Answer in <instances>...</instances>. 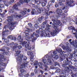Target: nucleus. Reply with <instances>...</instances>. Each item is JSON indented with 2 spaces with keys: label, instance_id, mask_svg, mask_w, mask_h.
Instances as JSON below:
<instances>
[{
  "label": "nucleus",
  "instance_id": "nucleus-1",
  "mask_svg": "<svg viewBox=\"0 0 77 77\" xmlns=\"http://www.w3.org/2000/svg\"><path fill=\"white\" fill-rule=\"evenodd\" d=\"M8 19L7 20V21L8 22V25L10 27H9V29L11 31H12L14 29L12 27L14 26L16 24L15 22H12L14 18L12 17L9 16L8 17Z\"/></svg>",
  "mask_w": 77,
  "mask_h": 77
},
{
  "label": "nucleus",
  "instance_id": "nucleus-2",
  "mask_svg": "<svg viewBox=\"0 0 77 77\" xmlns=\"http://www.w3.org/2000/svg\"><path fill=\"white\" fill-rule=\"evenodd\" d=\"M15 52H16V54H15V56H18L17 57V60L19 62V63H21L23 60L22 58H23L24 57V55L23 54H20V56L18 55L21 53V51L20 50L17 49L15 50Z\"/></svg>",
  "mask_w": 77,
  "mask_h": 77
},
{
  "label": "nucleus",
  "instance_id": "nucleus-3",
  "mask_svg": "<svg viewBox=\"0 0 77 77\" xmlns=\"http://www.w3.org/2000/svg\"><path fill=\"white\" fill-rule=\"evenodd\" d=\"M27 58L26 57H24L23 59V61L22 62V64L21 65L20 68L21 69L20 70V72L22 73H23L24 72V69L22 68H25L26 67H27V64L29 62L27 61Z\"/></svg>",
  "mask_w": 77,
  "mask_h": 77
},
{
  "label": "nucleus",
  "instance_id": "nucleus-4",
  "mask_svg": "<svg viewBox=\"0 0 77 77\" xmlns=\"http://www.w3.org/2000/svg\"><path fill=\"white\" fill-rule=\"evenodd\" d=\"M52 21L54 22L52 23L53 27L55 30H53L52 32H51V34L52 36H54V35H56L58 32H59V29H57V26L56 25V20L52 19Z\"/></svg>",
  "mask_w": 77,
  "mask_h": 77
},
{
  "label": "nucleus",
  "instance_id": "nucleus-5",
  "mask_svg": "<svg viewBox=\"0 0 77 77\" xmlns=\"http://www.w3.org/2000/svg\"><path fill=\"white\" fill-rule=\"evenodd\" d=\"M72 63L71 61H68L66 62V63H63L62 65L63 68H65L64 69V71L65 73L66 72H69V67L70 65H72Z\"/></svg>",
  "mask_w": 77,
  "mask_h": 77
},
{
  "label": "nucleus",
  "instance_id": "nucleus-6",
  "mask_svg": "<svg viewBox=\"0 0 77 77\" xmlns=\"http://www.w3.org/2000/svg\"><path fill=\"white\" fill-rule=\"evenodd\" d=\"M57 52L58 53H59L60 54H61V53H63V51H62V49L58 48L56 49V51H53V53L51 54V56L53 57V56H54L57 53Z\"/></svg>",
  "mask_w": 77,
  "mask_h": 77
},
{
  "label": "nucleus",
  "instance_id": "nucleus-7",
  "mask_svg": "<svg viewBox=\"0 0 77 77\" xmlns=\"http://www.w3.org/2000/svg\"><path fill=\"white\" fill-rule=\"evenodd\" d=\"M69 44H71V45L73 46L75 48H77V40H75V41L74 40H72V39H70L69 40Z\"/></svg>",
  "mask_w": 77,
  "mask_h": 77
},
{
  "label": "nucleus",
  "instance_id": "nucleus-8",
  "mask_svg": "<svg viewBox=\"0 0 77 77\" xmlns=\"http://www.w3.org/2000/svg\"><path fill=\"white\" fill-rule=\"evenodd\" d=\"M25 33H26L25 35V38L28 41H29V40H30V39H32V40L33 39V38L32 37V35H31V37H29V36L30 35V34H29V31H28V30H26L24 32Z\"/></svg>",
  "mask_w": 77,
  "mask_h": 77
},
{
  "label": "nucleus",
  "instance_id": "nucleus-9",
  "mask_svg": "<svg viewBox=\"0 0 77 77\" xmlns=\"http://www.w3.org/2000/svg\"><path fill=\"white\" fill-rule=\"evenodd\" d=\"M36 36V38H38L39 36V34H38L36 33V32H34L33 33V34H31V36L32 38V42H33L35 41H36V39H37V38H36L35 37H34V36Z\"/></svg>",
  "mask_w": 77,
  "mask_h": 77
},
{
  "label": "nucleus",
  "instance_id": "nucleus-10",
  "mask_svg": "<svg viewBox=\"0 0 77 77\" xmlns=\"http://www.w3.org/2000/svg\"><path fill=\"white\" fill-rule=\"evenodd\" d=\"M42 61L44 63V65L45 67L46 68L45 69V71H46V72H47V71H48V70H47L48 67V66H47V60L45 59H42Z\"/></svg>",
  "mask_w": 77,
  "mask_h": 77
},
{
  "label": "nucleus",
  "instance_id": "nucleus-11",
  "mask_svg": "<svg viewBox=\"0 0 77 77\" xmlns=\"http://www.w3.org/2000/svg\"><path fill=\"white\" fill-rule=\"evenodd\" d=\"M33 51H28L27 52V54L28 55V56L30 55L31 56V58L30 59V60L32 62H33V60H32L33 59V58L34 57V56L33 54Z\"/></svg>",
  "mask_w": 77,
  "mask_h": 77
},
{
  "label": "nucleus",
  "instance_id": "nucleus-12",
  "mask_svg": "<svg viewBox=\"0 0 77 77\" xmlns=\"http://www.w3.org/2000/svg\"><path fill=\"white\" fill-rule=\"evenodd\" d=\"M56 12L57 13V14L58 15H59L60 16V15H61V14L63 12V11L61 9H59V8H57L56 10Z\"/></svg>",
  "mask_w": 77,
  "mask_h": 77
},
{
  "label": "nucleus",
  "instance_id": "nucleus-13",
  "mask_svg": "<svg viewBox=\"0 0 77 77\" xmlns=\"http://www.w3.org/2000/svg\"><path fill=\"white\" fill-rule=\"evenodd\" d=\"M15 1L14 0H10L9 1H8L7 2H5V6H8L9 5H12L13 3H14Z\"/></svg>",
  "mask_w": 77,
  "mask_h": 77
},
{
  "label": "nucleus",
  "instance_id": "nucleus-14",
  "mask_svg": "<svg viewBox=\"0 0 77 77\" xmlns=\"http://www.w3.org/2000/svg\"><path fill=\"white\" fill-rule=\"evenodd\" d=\"M27 44L25 45V48L26 49H27L28 50H30L32 48L31 46H29L30 44V42L28 41L26 42Z\"/></svg>",
  "mask_w": 77,
  "mask_h": 77
},
{
  "label": "nucleus",
  "instance_id": "nucleus-15",
  "mask_svg": "<svg viewBox=\"0 0 77 77\" xmlns=\"http://www.w3.org/2000/svg\"><path fill=\"white\" fill-rule=\"evenodd\" d=\"M31 0H20L19 2L20 3L23 5L24 3H28L29 2H30Z\"/></svg>",
  "mask_w": 77,
  "mask_h": 77
},
{
  "label": "nucleus",
  "instance_id": "nucleus-16",
  "mask_svg": "<svg viewBox=\"0 0 77 77\" xmlns=\"http://www.w3.org/2000/svg\"><path fill=\"white\" fill-rule=\"evenodd\" d=\"M71 59H72V58L70 56V57L69 58H66V60H64L63 61V63H66V62H69L70 61V60H71Z\"/></svg>",
  "mask_w": 77,
  "mask_h": 77
},
{
  "label": "nucleus",
  "instance_id": "nucleus-17",
  "mask_svg": "<svg viewBox=\"0 0 77 77\" xmlns=\"http://www.w3.org/2000/svg\"><path fill=\"white\" fill-rule=\"evenodd\" d=\"M37 33H38L39 35H42V28H40L39 29H38L36 31Z\"/></svg>",
  "mask_w": 77,
  "mask_h": 77
},
{
  "label": "nucleus",
  "instance_id": "nucleus-18",
  "mask_svg": "<svg viewBox=\"0 0 77 77\" xmlns=\"http://www.w3.org/2000/svg\"><path fill=\"white\" fill-rule=\"evenodd\" d=\"M6 58H4V57H3V55H1L0 56V64L1 63V62L6 61Z\"/></svg>",
  "mask_w": 77,
  "mask_h": 77
},
{
  "label": "nucleus",
  "instance_id": "nucleus-19",
  "mask_svg": "<svg viewBox=\"0 0 77 77\" xmlns=\"http://www.w3.org/2000/svg\"><path fill=\"white\" fill-rule=\"evenodd\" d=\"M59 56L60 57V59L61 61H63V60L65 59V55H62V54H60Z\"/></svg>",
  "mask_w": 77,
  "mask_h": 77
},
{
  "label": "nucleus",
  "instance_id": "nucleus-20",
  "mask_svg": "<svg viewBox=\"0 0 77 77\" xmlns=\"http://www.w3.org/2000/svg\"><path fill=\"white\" fill-rule=\"evenodd\" d=\"M77 52V50H75V52H73L72 54H70V56L71 57H75L76 56V54H75Z\"/></svg>",
  "mask_w": 77,
  "mask_h": 77
},
{
  "label": "nucleus",
  "instance_id": "nucleus-21",
  "mask_svg": "<svg viewBox=\"0 0 77 77\" xmlns=\"http://www.w3.org/2000/svg\"><path fill=\"white\" fill-rule=\"evenodd\" d=\"M47 65H51V59L48 58L47 59Z\"/></svg>",
  "mask_w": 77,
  "mask_h": 77
},
{
  "label": "nucleus",
  "instance_id": "nucleus-22",
  "mask_svg": "<svg viewBox=\"0 0 77 77\" xmlns=\"http://www.w3.org/2000/svg\"><path fill=\"white\" fill-rule=\"evenodd\" d=\"M5 7V5L3 4H1L0 5V12H2L3 10L1 8H3Z\"/></svg>",
  "mask_w": 77,
  "mask_h": 77
},
{
  "label": "nucleus",
  "instance_id": "nucleus-23",
  "mask_svg": "<svg viewBox=\"0 0 77 77\" xmlns=\"http://www.w3.org/2000/svg\"><path fill=\"white\" fill-rule=\"evenodd\" d=\"M56 24H57L59 26H61L62 25V23L60 22V21L59 20H56Z\"/></svg>",
  "mask_w": 77,
  "mask_h": 77
},
{
  "label": "nucleus",
  "instance_id": "nucleus-24",
  "mask_svg": "<svg viewBox=\"0 0 77 77\" xmlns=\"http://www.w3.org/2000/svg\"><path fill=\"white\" fill-rule=\"evenodd\" d=\"M13 9H15V10H18V7L17 6V4H15L13 7Z\"/></svg>",
  "mask_w": 77,
  "mask_h": 77
},
{
  "label": "nucleus",
  "instance_id": "nucleus-25",
  "mask_svg": "<svg viewBox=\"0 0 77 77\" xmlns=\"http://www.w3.org/2000/svg\"><path fill=\"white\" fill-rule=\"evenodd\" d=\"M51 1L49 2L48 3V4L49 5H53V4H52V3H54L55 2V0H51Z\"/></svg>",
  "mask_w": 77,
  "mask_h": 77
},
{
  "label": "nucleus",
  "instance_id": "nucleus-26",
  "mask_svg": "<svg viewBox=\"0 0 77 77\" xmlns=\"http://www.w3.org/2000/svg\"><path fill=\"white\" fill-rule=\"evenodd\" d=\"M34 2L35 3H36L37 5H39L41 3V2L38 0H34Z\"/></svg>",
  "mask_w": 77,
  "mask_h": 77
},
{
  "label": "nucleus",
  "instance_id": "nucleus-27",
  "mask_svg": "<svg viewBox=\"0 0 77 77\" xmlns=\"http://www.w3.org/2000/svg\"><path fill=\"white\" fill-rule=\"evenodd\" d=\"M54 66H56L57 65H58V66H60V64L58 62H57L56 61H55L54 62Z\"/></svg>",
  "mask_w": 77,
  "mask_h": 77
},
{
  "label": "nucleus",
  "instance_id": "nucleus-28",
  "mask_svg": "<svg viewBox=\"0 0 77 77\" xmlns=\"http://www.w3.org/2000/svg\"><path fill=\"white\" fill-rule=\"evenodd\" d=\"M68 29H69V30H74L75 31V27H73L72 26H71L70 27H69L68 28Z\"/></svg>",
  "mask_w": 77,
  "mask_h": 77
},
{
  "label": "nucleus",
  "instance_id": "nucleus-29",
  "mask_svg": "<svg viewBox=\"0 0 77 77\" xmlns=\"http://www.w3.org/2000/svg\"><path fill=\"white\" fill-rule=\"evenodd\" d=\"M18 45V43H16L14 44V46L13 47V49L15 50L17 48Z\"/></svg>",
  "mask_w": 77,
  "mask_h": 77
},
{
  "label": "nucleus",
  "instance_id": "nucleus-30",
  "mask_svg": "<svg viewBox=\"0 0 77 77\" xmlns=\"http://www.w3.org/2000/svg\"><path fill=\"white\" fill-rule=\"evenodd\" d=\"M2 39L4 40V42H6V43L9 42V39L6 38L5 39V38H2Z\"/></svg>",
  "mask_w": 77,
  "mask_h": 77
},
{
  "label": "nucleus",
  "instance_id": "nucleus-31",
  "mask_svg": "<svg viewBox=\"0 0 77 77\" xmlns=\"http://www.w3.org/2000/svg\"><path fill=\"white\" fill-rule=\"evenodd\" d=\"M23 39L21 38V35H19L17 38V40L18 41H21Z\"/></svg>",
  "mask_w": 77,
  "mask_h": 77
},
{
  "label": "nucleus",
  "instance_id": "nucleus-32",
  "mask_svg": "<svg viewBox=\"0 0 77 77\" xmlns=\"http://www.w3.org/2000/svg\"><path fill=\"white\" fill-rule=\"evenodd\" d=\"M51 57H52L53 58H54V59H59V56H58V55H55V57H54V56L53 57H52V56H51Z\"/></svg>",
  "mask_w": 77,
  "mask_h": 77
},
{
  "label": "nucleus",
  "instance_id": "nucleus-33",
  "mask_svg": "<svg viewBox=\"0 0 77 77\" xmlns=\"http://www.w3.org/2000/svg\"><path fill=\"white\" fill-rule=\"evenodd\" d=\"M43 19H44V17L42 16L38 18V20L39 21H42V20H43Z\"/></svg>",
  "mask_w": 77,
  "mask_h": 77
},
{
  "label": "nucleus",
  "instance_id": "nucleus-34",
  "mask_svg": "<svg viewBox=\"0 0 77 77\" xmlns=\"http://www.w3.org/2000/svg\"><path fill=\"white\" fill-rule=\"evenodd\" d=\"M15 12V11L14 9H11L9 11V13L14 14Z\"/></svg>",
  "mask_w": 77,
  "mask_h": 77
},
{
  "label": "nucleus",
  "instance_id": "nucleus-35",
  "mask_svg": "<svg viewBox=\"0 0 77 77\" xmlns=\"http://www.w3.org/2000/svg\"><path fill=\"white\" fill-rule=\"evenodd\" d=\"M26 42L24 41L22 42V45L23 46V47H24V46H25L26 47Z\"/></svg>",
  "mask_w": 77,
  "mask_h": 77
},
{
  "label": "nucleus",
  "instance_id": "nucleus-36",
  "mask_svg": "<svg viewBox=\"0 0 77 77\" xmlns=\"http://www.w3.org/2000/svg\"><path fill=\"white\" fill-rule=\"evenodd\" d=\"M38 65L40 67V68H42V66L41 62H38Z\"/></svg>",
  "mask_w": 77,
  "mask_h": 77
},
{
  "label": "nucleus",
  "instance_id": "nucleus-37",
  "mask_svg": "<svg viewBox=\"0 0 77 77\" xmlns=\"http://www.w3.org/2000/svg\"><path fill=\"white\" fill-rule=\"evenodd\" d=\"M0 16L1 17H2V18H4L5 17V16L4 15H5V12H3L2 14L0 13Z\"/></svg>",
  "mask_w": 77,
  "mask_h": 77
},
{
  "label": "nucleus",
  "instance_id": "nucleus-38",
  "mask_svg": "<svg viewBox=\"0 0 77 77\" xmlns=\"http://www.w3.org/2000/svg\"><path fill=\"white\" fill-rule=\"evenodd\" d=\"M43 10L44 9L41 8V9L38 11V13H39V14H40V13H41V11H43Z\"/></svg>",
  "mask_w": 77,
  "mask_h": 77
},
{
  "label": "nucleus",
  "instance_id": "nucleus-39",
  "mask_svg": "<svg viewBox=\"0 0 77 77\" xmlns=\"http://www.w3.org/2000/svg\"><path fill=\"white\" fill-rule=\"evenodd\" d=\"M16 18H21L22 17V16L21 15H16Z\"/></svg>",
  "mask_w": 77,
  "mask_h": 77
},
{
  "label": "nucleus",
  "instance_id": "nucleus-40",
  "mask_svg": "<svg viewBox=\"0 0 77 77\" xmlns=\"http://www.w3.org/2000/svg\"><path fill=\"white\" fill-rule=\"evenodd\" d=\"M56 70L57 72H60V69L58 68L57 67L56 68Z\"/></svg>",
  "mask_w": 77,
  "mask_h": 77
},
{
  "label": "nucleus",
  "instance_id": "nucleus-41",
  "mask_svg": "<svg viewBox=\"0 0 77 77\" xmlns=\"http://www.w3.org/2000/svg\"><path fill=\"white\" fill-rule=\"evenodd\" d=\"M34 27L35 28V29H38L39 27V26H38V25L37 24H35L34 25Z\"/></svg>",
  "mask_w": 77,
  "mask_h": 77
},
{
  "label": "nucleus",
  "instance_id": "nucleus-42",
  "mask_svg": "<svg viewBox=\"0 0 77 77\" xmlns=\"http://www.w3.org/2000/svg\"><path fill=\"white\" fill-rule=\"evenodd\" d=\"M35 13V10L33 9L31 12V14L32 15H34Z\"/></svg>",
  "mask_w": 77,
  "mask_h": 77
},
{
  "label": "nucleus",
  "instance_id": "nucleus-43",
  "mask_svg": "<svg viewBox=\"0 0 77 77\" xmlns=\"http://www.w3.org/2000/svg\"><path fill=\"white\" fill-rule=\"evenodd\" d=\"M35 63L34 64V65H38V61H35Z\"/></svg>",
  "mask_w": 77,
  "mask_h": 77
},
{
  "label": "nucleus",
  "instance_id": "nucleus-44",
  "mask_svg": "<svg viewBox=\"0 0 77 77\" xmlns=\"http://www.w3.org/2000/svg\"><path fill=\"white\" fill-rule=\"evenodd\" d=\"M41 27L42 29H44L45 28V25L42 24L41 25Z\"/></svg>",
  "mask_w": 77,
  "mask_h": 77
},
{
  "label": "nucleus",
  "instance_id": "nucleus-45",
  "mask_svg": "<svg viewBox=\"0 0 77 77\" xmlns=\"http://www.w3.org/2000/svg\"><path fill=\"white\" fill-rule=\"evenodd\" d=\"M19 77H23V73H21L19 74Z\"/></svg>",
  "mask_w": 77,
  "mask_h": 77
},
{
  "label": "nucleus",
  "instance_id": "nucleus-46",
  "mask_svg": "<svg viewBox=\"0 0 77 77\" xmlns=\"http://www.w3.org/2000/svg\"><path fill=\"white\" fill-rule=\"evenodd\" d=\"M12 37V35H10L7 38L8 39H11V40Z\"/></svg>",
  "mask_w": 77,
  "mask_h": 77
},
{
  "label": "nucleus",
  "instance_id": "nucleus-47",
  "mask_svg": "<svg viewBox=\"0 0 77 77\" xmlns=\"http://www.w3.org/2000/svg\"><path fill=\"white\" fill-rule=\"evenodd\" d=\"M16 39L17 38H16V37L12 36L11 40H16Z\"/></svg>",
  "mask_w": 77,
  "mask_h": 77
},
{
  "label": "nucleus",
  "instance_id": "nucleus-48",
  "mask_svg": "<svg viewBox=\"0 0 77 77\" xmlns=\"http://www.w3.org/2000/svg\"><path fill=\"white\" fill-rule=\"evenodd\" d=\"M50 5H48L47 6L46 8H47V9H48V11H50Z\"/></svg>",
  "mask_w": 77,
  "mask_h": 77
},
{
  "label": "nucleus",
  "instance_id": "nucleus-49",
  "mask_svg": "<svg viewBox=\"0 0 77 77\" xmlns=\"http://www.w3.org/2000/svg\"><path fill=\"white\" fill-rule=\"evenodd\" d=\"M21 14L23 15V16H24V15H26V13L24 11H22L21 13Z\"/></svg>",
  "mask_w": 77,
  "mask_h": 77
},
{
  "label": "nucleus",
  "instance_id": "nucleus-50",
  "mask_svg": "<svg viewBox=\"0 0 77 77\" xmlns=\"http://www.w3.org/2000/svg\"><path fill=\"white\" fill-rule=\"evenodd\" d=\"M59 15H56L55 18V20H58L59 19Z\"/></svg>",
  "mask_w": 77,
  "mask_h": 77
},
{
  "label": "nucleus",
  "instance_id": "nucleus-51",
  "mask_svg": "<svg viewBox=\"0 0 77 77\" xmlns=\"http://www.w3.org/2000/svg\"><path fill=\"white\" fill-rule=\"evenodd\" d=\"M46 5V4L45 2H42V6L43 7H44Z\"/></svg>",
  "mask_w": 77,
  "mask_h": 77
},
{
  "label": "nucleus",
  "instance_id": "nucleus-52",
  "mask_svg": "<svg viewBox=\"0 0 77 77\" xmlns=\"http://www.w3.org/2000/svg\"><path fill=\"white\" fill-rule=\"evenodd\" d=\"M72 34H73V35H75V36H77V33H76V32H73V30H72Z\"/></svg>",
  "mask_w": 77,
  "mask_h": 77
},
{
  "label": "nucleus",
  "instance_id": "nucleus-53",
  "mask_svg": "<svg viewBox=\"0 0 77 77\" xmlns=\"http://www.w3.org/2000/svg\"><path fill=\"white\" fill-rule=\"evenodd\" d=\"M60 15H61V16H62V17L63 18H65V14H61Z\"/></svg>",
  "mask_w": 77,
  "mask_h": 77
},
{
  "label": "nucleus",
  "instance_id": "nucleus-54",
  "mask_svg": "<svg viewBox=\"0 0 77 77\" xmlns=\"http://www.w3.org/2000/svg\"><path fill=\"white\" fill-rule=\"evenodd\" d=\"M69 68H70V69H73L74 68V67L72 66V65H69Z\"/></svg>",
  "mask_w": 77,
  "mask_h": 77
},
{
  "label": "nucleus",
  "instance_id": "nucleus-55",
  "mask_svg": "<svg viewBox=\"0 0 77 77\" xmlns=\"http://www.w3.org/2000/svg\"><path fill=\"white\" fill-rule=\"evenodd\" d=\"M45 13H46V14H47L48 15H49V14H48V10L46 11Z\"/></svg>",
  "mask_w": 77,
  "mask_h": 77
},
{
  "label": "nucleus",
  "instance_id": "nucleus-56",
  "mask_svg": "<svg viewBox=\"0 0 77 77\" xmlns=\"http://www.w3.org/2000/svg\"><path fill=\"white\" fill-rule=\"evenodd\" d=\"M58 4L60 6H62V5H63V3L60 2H59Z\"/></svg>",
  "mask_w": 77,
  "mask_h": 77
},
{
  "label": "nucleus",
  "instance_id": "nucleus-57",
  "mask_svg": "<svg viewBox=\"0 0 77 77\" xmlns=\"http://www.w3.org/2000/svg\"><path fill=\"white\" fill-rule=\"evenodd\" d=\"M16 5L17 6H20V5H21V4L20 3V2H17V4H16Z\"/></svg>",
  "mask_w": 77,
  "mask_h": 77
},
{
  "label": "nucleus",
  "instance_id": "nucleus-58",
  "mask_svg": "<svg viewBox=\"0 0 77 77\" xmlns=\"http://www.w3.org/2000/svg\"><path fill=\"white\" fill-rule=\"evenodd\" d=\"M76 75H77V73H75V74H73L72 75H71V77H74V76H75Z\"/></svg>",
  "mask_w": 77,
  "mask_h": 77
},
{
  "label": "nucleus",
  "instance_id": "nucleus-59",
  "mask_svg": "<svg viewBox=\"0 0 77 77\" xmlns=\"http://www.w3.org/2000/svg\"><path fill=\"white\" fill-rule=\"evenodd\" d=\"M68 8L67 6H65L62 9V10H64L65 9H66Z\"/></svg>",
  "mask_w": 77,
  "mask_h": 77
},
{
  "label": "nucleus",
  "instance_id": "nucleus-60",
  "mask_svg": "<svg viewBox=\"0 0 77 77\" xmlns=\"http://www.w3.org/2000/svg\"><path fill=\"white\" fill-rule=\"evenodd\" d=\"M34 72L35 74L38 73V70L37 69H34Z\"/></svg>",
  "mask_w": 77,
  "mask_h": 77
},
{
  "label": "nucleus",
  "instance_id": "nucleus-61",
  "mask_svg": "<svg viewBox=\"0 0 77 77\" xmlns=\"http://www.w3.org/2000/svg\"><path fill=\"white\" fill-rule=\"evenodd\" d=\"M0 51H6V50H5L3 49H0Z\"/></svg>",
  "mask_w": 77,
  "mask_h": 77
},
{
  "label": "nucleus",
  "instance_id": "nucleus-62",
  "mask_svg": "<svg viewBox=\"0 0 77 77\" xmlns=\"http://www.w3.org/2000/svg\"><path fill=\"white\" fill-rule=\"evenodd\" d=\"M29 73L26 74L24 75V77H29Z\"/></svg>",
  "mask_w": 77,
  "mask_h": 77
},
{
  "label": "nucleus",
  "instance_id": "nucleus-63",
  "mask_svg": "<svg viewBox=\"0 0 77 77\" xmlns=\"http://www.w3.org/2000/svg\"><path fill=\"white\" fill-rule=\"evenodd\" d=\"M29 26H30V27H32V24L31 23H28Z\"/></svg>",
  "mask_w": 77,
  "mask_h": 77
},
{
  "label": "nucleus",
  "instance_id": "nucleus-64",
  "mask_svg": "<svg viewBox=\"0 0 77 77\" xmlns=\"http://www.w3.org/2000/svg\"><path fill=\"white\" fill-rule=\"evenodd\" d=\"M55 6L56 8H58L59 7V5L58 4H56L55 5Z\"/></svg>",
  "mask_w": 77,
  "mask_h": 77
}]
</instances>
